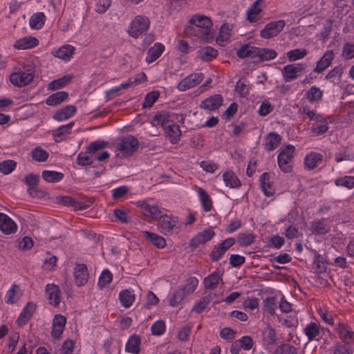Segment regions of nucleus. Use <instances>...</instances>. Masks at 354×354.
Segmentation results:
<instances>
[{"mask_svg": "<svg viewBox=\"0 0 354 354\" xmlns=\"http://www.w3.org/2000/svg\"><path fill=\"white\" fill-rule=\"evenodd\" d=\"M189 22L197 28H203V30H195L196 32V35L198 37L207 41L213 39L214 35L209 30V28L212 26V23L209 17L195 15L189 19Z\"/></svg>", "mask_w": 354, "mask_h": 354, "instance_id": "nucleus-1", "label": "nucleus"}, {"mask_svg": "<svg viewBox=\"0 0 354 354\" xmlns=\"http://www.w3.org/2000/svg\"><path fill=\"white\" fill-rule=\"evenodd\" d=\"M150 26L149 19L144 15H137L131 22L128 28V34L137 38L144 32L148 30Z\"/></svg>", "mask_w": 354, "mask_h": 354, "instance_id": "nucleus-2", "label": "nucleus"}, {"mask_svg": "<svg viewBox=\"0 0 354 354\" xmlns=\"http://www.w3.org/2000/svg\"><path fill=\"white\" fill-rule=\"evenodd\" d=\"M295 147L292 145L286 146L278 155V165L280 169L286 173L290 171V162L293 158Z\"/></svg>", "mask_w": 354, "mask_h": 354, "instance_id": "nucleus-3", "label": "nucleus"}, {"mask_svg": "<svg viewBox=\"0 0 354 354\" xmlns=\"http://www.w3.org/2000/svg\"><path fill=\"white\" fill-rule=\"evenodd\" d=\"M158 221V227L160 231L165 235L172 234L174 230L178 228L177 227L178 221L176 217L164 214Z\"/></svg>", "mask_w": 354, "mask_h": 354, "instance_id": "nucleus-4", "label": "nucleus"}, {"mask_svg": "<svg viewBox=\"0 0 354 354\" xmlns=\"http://www.w3.org/2000/svg\"><path fill=\"white\" fill-rule=\"evenodd\" d=\"M285 24L284 20L271 21L266 24L264 28L260 31V36L264 39L276 37L282 31Z\"/></svg>", "mask_w": 354, "mask_h": 354, "instance_id": "nucleus-5", "label": "nucleus"}, {"mask_svg": "<svg viewBox=\"0 0 354 354\" xmlns=\"http://www.w3.org/2000/svg\"><path fill=\"white\" fill-rule=\"evenodd\" d=\"M305 68L302 64H292L285 66L281 69V73L286 82H290L297 79Z\"/></svg>", "mask_w": 354, "mask_h": 354, "instance_id": "nucleus-6", "label": "nucleus"}, {"mask_svg": "<svg viewBox=\"0 0 354 354\" xmlns=\"http://www.w3.org/2000/svg\"><path fill=\"white\" fill-rule=\"evenodd\" d=\"M138 140L132 136L124 137L118 143V149L124 156H131L138 149Z\"/></svg>", "mask_w": 354, "mask_h": 354, "instance_id": "nucleus-7", "label": "nucleus"}, {"mask_svg": "<svg viewBox=\"0 0 354 354\" xmlns=\"http://www.w3.org/2000/svg\"><path fill=\"white\" fill-rule=\"evenodd\" d=\"M203 73L191 74L183 79L177 85V89L185 91L199 84L203 80Z\"/></svg>", "mask_w": 354, "mask_h": 354, "instance_id": "nucleus-8", "label": "nucleus"}, {"mask_svg": "<svg viewBox=\"0 0 354 354\" xmlns=\"http://www.w3.org/2000/svg\"><path fill=\"white\" fill-rule=\"evenodd\" d=\"M57 203L65 206H71L74 210H84L90 207L91 201H78L68 196H59L56 198Z\"/></svg>", "mask_w": 354, "mask_h": 354, "instance_id": "nucleus-9", "label": "nucleus"}, {"mask_svg": "<svg viewBox=\"0 0 354 354\" xmlns=\"http://www.w3.org/2000/svg\"><path fill=\"white\" fill-rule=\"evenodd\" d=\"M33 77L34 75L31 72L19 71L10 75V82L17 86L22 87L28 84Z\"/></svg>", "mask_w": 354, "mask_h": 354, "instance_id": "nucleus-10", "label": "nucleus"}, {"mask_svg": "<svg viewBox=\"0 0 354 354\" xmlns=\"http://www.w3.org/2000/svg\"><path fill=\"white\" fill-rule=\"evenodd\" d=\"M73 277L77 286H84L88 279L87 267L84 263H77L74 268Z\"/></svg>", "mask_w": 354, "mask_h": 354, "instance_id": "nucleus-11", "label": "nucleus"}, {"mask_svg": "<svg viewBox=\"0 0 354 354\" xmlns=\"http://www.w3.org/2000/svg\"><path fill=\"white\" fill-rule=\"evenodd\" d=\"M39 176L30 174L24 178V182L28 187V192L32 197H41L44 195V192L37 189V183Z\"/></svg>", "mask_w": 354, "mask_h": 354, "instance_id": "nucleus-12", "label": "nucleus"}, {"mask_svg": "<svg viewBox=\"0 0 354 354\" xmlns=\"http://www.w3.org/2000/svg\"><path fill=\"white\" fill-rule=\"evenodd\" d=\"M234 243V239L228 238L225 239L219 245L214 247V249L212 251L210 254L212 260L214 261H218Z\"/></svg>", "mask_w": 354, "mask_h": 354, "instance_id": "nucleus-13", "label": "nucleus"}, {"mask_svg": "<svg viewBox=\"0 0 354 354\" xmlns=\"http://www.w3.org/2000/svg\"><path fill=\"white\" fill-rule=\"evenodd\" d=\"M17 230V224L6 214L0 213V230L5 234H11Z\"/></svg>", "mask_w": 354, "mask_h": 354, "instance_id": "nucleus-14", "label": "nucleus"}, {"mask_svg": "<svg viewBox=\"0 0 354 354\" xmlns=\"http://www.w3.org/2000/svg\"><path fill=\"white\" fill-rule=\"evenodd\" d=\"M214 236V232L212 229L209 228L198 232L195 236L191 239L190 245L196 248L200 245L205 244L211 240Z\"/></svg>", "mask_w": 354, "mask_h": 354, "instance_id": "nucleus-15", "label": "nucleus"}, {"mask_svg": "<svg viewBox=\"0 0 354 354\" xmlns=\"http://www.w3.org/2000/svg\"><path fill=\"white\" fill-rule=\"evenodd\" d=\"M336 331L339 339L344 342V344H348L354 338V332L351 327L344 323H339Z\"/></svg>", "mask_w": 354, "mask_h": 354, "instance_id": "nucleus-16", "label": "nucleus"}, {"mask_svg": "<svg viewBox=\"0 0 354 354\" xmlns=\"http://www.w3.org/2000/svg\"><path fill=\"white\" fill-rule=\"evenodd\" d=\"M46 295L50 304L56 306L59 304L61 293L57 286L48 284L46 287Z\"/></svg>", "mask_w": 354, "mask_h": 354, "instance_id": "nucleus-17", "label": "nucleus"}, {"mask_svg": "<svg viewBox=\"0 0 354 354\" xmlns=\"http://www.w3.org/2000/svg\"><path fill=\"white\" fill-rule=\"evenodd\" d=\"M223 97L219 94H216L204 100L201 104V108L207 111H215L222 104Z\"/></svg>", "mask_w": 354, "mask_h": 354, "instance_id": "nucleus-18", "label": "nucleus"}, {"mask_svg": "<svg viewBox=\"0 0 354 354\" xmlns=\"http://www.w3.org/2000/svg\"><path fill=\"white\" fill-rule=\"evenodd\" d=\"M139 206L145 216H151L153 220H159L162 215L160 209L155 205H151L145 201L139 203Z\"/></svg>", "mask_w": 354, "mask_h": 354, "instance_id": "nucleus-19", "label": "nucleus"}, {"mask_svg": "<svg viewBox=\"0 0 354 354\" xmlns=\"http://www.w3.org/2000/svg\"><path fill=\"white\" fill-rule=\"evenodd\" d=\"M36 310V305L32 302H28L20 313L17 323L18 326H23L31 318Z\"/></svg>", "mask_w": 354, "mask_h": 354, "instance_id": "nucleus-20", "label": "nucleus"}, {"mask_svg": "<svg viewBox=\"0 0 354 354\" xmlns=\"http://www.w3.org/2000/svg\"><path fill=\"white\" fill-rule=\"evenodd\" d=\"M142 234L143 237L149 243L155 245L158 248H163L166 245L165 239L153 232H150L149 231H142Z\"/></svg>", "mask_w": 354, "mask_h": 354, "instance_id": "nucleus-21", "label": "nucleus"}, {"mask_svg": "<svg viewBox=\"0 0 354 354\" xmlns=\"http://www.w3.org/2000/svg\"><path fill=\"white\" fill-rule=\"evenodd\" d=\"M264 0H257L251 5L247 11L248 19L250 22H255L259 19V14L262 10Z\"/></svg>", "mask_w": 354, "mask_h": 354, "instance_id": "nucleus-22", "label": "nucleus"}, {"mask_svg": "<svg viewBox=\"0 0 354 354\" xmlns=\"http://www.w3.org/2000/svg\"><path fill=\"white\" fill-rule=\"evenodd\" d=\"M281 138L278 133L275 132L269 133L265 138L263 144L265 149L268 151L274 150L281 142Z\"/></svg>", "mask_w": 354, "mask_h": 354, "instance_id": "nucleus-23", "label": "nucleus"}, {"mask_svg": "<svg viewBox=\"0 0 354 354\" xmlns=\"http://www.w3.org/2000/svg\"><path fill=\"white\" fill-rule=\"evenodd\" d=\"M333 59V51L331 50H327L322 56V57L320 59V60L318 62L317 66L314 69V71L318 73H322L330 65L331 62Z\"/></svg>", "mask_w": 354, "mask_h": 354, "instance_id": "nucleus-24", "label": "nucleus"}, {"mask_svg": "<svg viewBox=\"0 0 354 354\" xmlns=\"http://www.w3.org/2000/svg\"><path fill=\"white\" fill-rule=\"evenodd\" d=\"M164 130L171 143L175 144L178 142L181 136V131L178 124L172 122Z\"/></svg>", "mask_w": 354, "mask_h": 354, "instance_id": "nucleus-25", "label": "nucleus"}, {"mask_svg": "<svg viewBox=\"0 0 354 354\" xmlns=\"http://www.w3.org/2000/svg\"><path fill=\"white\" fill-rule=\"evenodd\" d=\"M38 39L34 37H25L17 40L14 44V47L19 49L24 50L32 48L37 45Z\"/></svg>", "mask_w": 354, "mask_h": 354, "instance_id": "nucleus-26", "label": "nucleus"}, {"mask_svg": "<svg viewBox=\"0 0 354 354\" xmlns=\"http://www.w3.org/2000/svg\"><path fill=\"white\" fill-rule=\"evenodd\" d=\"M76 112V107L73 105H68L57 111L53 115V119L57 121H63L68 119Z\"/></svg>", "mask_w": 354, "mask_h": 354, "instance_id": "nucleus-27", "label": "nucleus"}, {"mask_svg": "<svg viewBox=\"0 0 354 354\" xmlns=\"http://www.w3.org/2000/svg\"><path fill=\"white\" fill-rule=\"evenodd\" d=\"M74 122H70L66 125L61 126L53 132V136L57 142L64 140L67 135L70 133L71 128L73 127Z\"/></svg>", "mask_w": 354, "mask_h": 354, "instance_id": "nucleus-28", "label": "nucleus"}, {"mask_svg": "<svg viewBox=\"0 0 354 354\" xmlns=\"http://www.w3.org/2000/svg\"><path fill=\"white\" fill-rule=\"evenodd\" d=\"M255 58L259 62L268 61L276 57L277 53L273 49L260 48L257 47Z\"/></svg>", "mask_w": 354, "mask_h": 354, "instance_id": "nucleus-29", "label": "nucleus"}, {"mask_svg": "<svg viewBox=\"0 0 354 354\" xmlns=\"http://www.w3.org/2000/svg\"><path fill=\"white\" fill-rule=\"evenodd\" d=\"M260 185L264 194L267 196H271L274 194V189L270 183V175L268 173H263L259 178Z\"/></svg>", "mask_w": 354, "mask_h": 354, "instance_id": "nucleus-30", "label": "nucleus"}, {"mask_svg": "<svg viewBox=\"0 0 354 354\" xmlns=\"http://www.w3.org/2000/svg\"><path fill=\"white\" fill-rule=\"evenodd\" d=\"M165 47L160 43H156L153 46L151 47L147 51L146 61L151 63L157 59L162 53Z\"/></svg>", "mask_w": 354, "mask_h": 354, "instance_id": "nucleus-31", "label": "nucleus"}, {"mask_svg": "<svg viewBox=\"0 0 354 354\" xmlns=\"http://www.w3.org/2000/svg\"><path fill=\"white\" fill-rule=\"evenodd\" d=\"M221 279V274L218 272L215 271L205 278L204 286L206 289L214 290L217 287Z\"/></svg>", "mask_w": 354, "mask_h": 354, "instance_id": "nucleus-32", "label": "nucleus"}, {"mask_svg": "<svg viewBox=\"0 0 354 354\" xmlns=\"http://www.w3.org/2000/svg\"><path fill=\"white\" fill-rule=\"evenodd\" d=\"M310 230L317 234H326L330 230V227L324 218L315 221L311 223Z\"/></svg>", "mask_w": 354, "mask_h": 354, "instance_id": "nucleus-33", "label": "nucleus"}, {"mask_svg": "<svg viewBox=\"0 0 354 354\" xmlns=\"http://www.w3.org/2000/svg\"><path fill=\"white\" fill-rule=\"evenodd\" d=\"M68 97V93L65 91H58L50 95L46 99V103L49 106H57L66 100Z\"/></svg>", "mask_w": 354, "mask_h": 354, "instance_id": "nucleus-34", "label": "nucleus"}, {"mask_svg": "<svg viewBox=\"0 0 354 354\" xmlns=\"http://www.w3.org/2000/svg\"><path fill=\"white\" fill-rule=\"evenodd\" d=\"M75 51V48L71 45H64L55 50L53 54L54 56L64 60H68Z\"/></svg>", "mask_w": 354, "mask_h": 354, "instance_id": "nucleus-35", "label": "nucleus"}, {"mask_svg": "<svg viewBox=\"0 0 354 354\" xmlns=\"http://www.w3.org/2000/svg\"><path fill=\"white\" fill-rule=\"evenodd\" d=\"M217 55V50L211 46H205L198 51V58L205 62L212 60Z\"/></svg>", "mask_w": 354, "mask_h": 354, "instance_id": "nucleus-36", "label": "nucleus"}, {"mask_svg": "<svg viewBox=\"0 0 354 354\" xmlns=\"http://www.w3.org/2000/svg\"><path fill=\"white\" fill-rule=\"evenodd\" d=\"M223 179L226 186L231 188H238L241 186V182L232 171H227L223 174Z\"/></svg>", "mask_w": 354, "mask_h": 354, "instance_id": "nucleus-37", "label": "nucleus"}, {"mask_svg": "<svg viewBox=\"0 0 354 354\" xmlns=\"http://www.w3.org/2000/svg\"><path fill=\"white\" fill-rule=\"evenodd\" d=\"M263 336V341L266 345L272 346L276 344L277 339V334L275 330L272 327L268 326L265 328Z\"/></svg>", "mask_w": 354, "mask_h": 354, "instance_id": "nucleus-38", "label": "nucleus"}, {"mask_svg": "<svg viewBox=\"0 0 354 354\" xmlns=\"http://www.w3.org/2000/svg\"><path fill=\"white\" fill-rule=\"evenodd\" d=\"M21 293L20 292V288L19 286L12 284L11 288L7 291L6 295V302L8 304H13L17 301Z\"/></svg>", "mask_w": 354, "mask_h": 354, "instance_id": "nucleus-39", "label": "nucleus"}, {"mask_svg": "<svg viewBox=\"0 0 354 354\" xmlns=\"http://www.w3.org/2000/svg\"><path fill=\"white\" fill-rule=\"evenodd\" d=\"M172 122L174 120H171L169 114L165 112L156 114L152 120L153 125H160L164 129L169 127Z\"/></svg>", "mask_w": 354, "mask_h": 354, "instance_id": "nucleus-40", "label": "nucleus"}, {"mask_svg": "<svg viewBox=\"0 0 354 354\" xmlns=\"http://www.w3.org/2000/svg\"><path fill=\"white\" fill-rule=\"evenodd\" d=\"M322 160V156L317 153H311L305 158V165L309 169L317 167Z\"/></svg>", "mask_w": 354, "mask_h": 354, "instance_id": "nucleus-41", "label": "nucleus"}, {"mask_svg": "<svg viewBox=\"0 0 354 354\" xmlns=\"http://www.w3.org/2000/svg\"><path fill=\"white\" fill-rule=\"evenodd\" d=\"M119 299L124 308H129L135 300V295L129 290H124L120 292Z\"/></svg>", "mask_w": 354, "mask_h": 354, "instance_id": "nucleus-42", "label": "nucleus"}, {"mask_svg": "<svg viewBox=\"0 0 354 354\" xmlns=\"http://www.w3.org/2000/svg\"><path fill=\"white\" fill-rule=\"evenodd\" d=\"M304 333L308 341L315 339L320 335L319 326L315 322H310L304 328Z\"/></svg>", "mask_w": 354, "mask_h": 354, "instance_id": "nucleus-43", "label": "nucleus"}, {"mask_svg": "<svg viewBox=\"0 0 354 354\" xmlns=\"http://www.w3.org/2000/svg\"><path fill=\"white\" fill-rule=\"evenodd\" d=\"M46 16L43 12H37L30 19L29 24L32 28L40 29L45 23Z\"/></svg>", "mask_w": 354, "mask_h": 354, "instance_id": "nucleus-44", "label": "nucleus"}, {"mask_svg": "<svg viewBox=\"0 0 354 354\" xmlns=\"http://www.w3.org/2000/svg\"><path fill=\"white\" fill-rule=\"evenodd\" d=\"M230 26L229 24H223L220 28L219 34L216 37V42L221 46H224L225 42L230 39Z\"/></svg>", "mask_w": 354, "mask_h": 354, "instance_id": "nucleus-45", "label": "nucleus"}, {"mask_svg": "<svg viewBox=\"0 0 354 354\" xmlns=\"http://www.w3.org/2000/svg\"><path fill=\"white\" fill-rule=\"evenodd\" d=\"M140 339L138 336H131L127 342L125 348L127 352L138 354L140 351Z\"/></svg>", "mask_w": 354, "mask_h": 354, "instance_id": "nucleus-46", "label": "nucleus"}, {"mask_svg": "<svg viewBox=\"0 0 354 354\" xmlns=\"http://www.w3.org/2000/svg\"><path fill=\"white\" fill-rule=\"evenodd\" d=\"M72 76L71 75H65L61 78L52 81L48 86L49 90H57L71 82Z\"/></svg>", "mask_w": 354, "mask_h": 354, "instance_id": "nucleus-47", "label": "nucleus"}, {"mask_svg": "<svg viewBox=\"0 0 354 354\" xmlns=\"http://www.w3.org/2000/svg\"><path fill=\"white\" fill-rule=\"evenodd\" d=\"M64 174L55 171H44L42 178L48 183H57L62 180Z\"/></svg>", "mask_w": 354, "mask_h": 354, "instance_id": "nucleus-48", "label": "nucleus"}, {"mask_svg": "<svg viewBox=\"0 0 354 354\" xmlns=\"http://www.w3.org/2000/svg\"><path fill=\"white\" fill-rule=\"evenodd\" d=\"M257 47L250 46V44H245L241 46L237 51V56L240 58L251 57L255 58V53Z\"/></svg>", "mask_w": 354, "mask_h": 354, "instance_id": "nucleus-49", "label": "nucleus"}, {"mask_svg": "<svg viewBox=\"0 0 354 354\" xmlns=\"http://www.w3.org/2000/svg\"><path fill=\"white\" fill-rule=\"evenodd\" d=\"M198 194L203 205V209L208 212L212 209V203L208 194L202 188H198Z\"/></svg>", "mask_w": 354, "mask_h": 354, "instance_id": "nucleus-50", "label": "nucleus"}, {"mask_svg": "<svg viewBox=\"0 0 354 354\" xmlns=\"http://www.w3.org/2000/svg\"><path fill=\"white\" fill-rule=\"evenodd\" d=\"M323 93L319 88L317 86H312L306 93V97L310 102H317L321 100Z\"/></svg>", "mask_w": 354, "mask_h": 354, "instance_id": "nucleus-51", "label": "nucleus"}, {"mask_svg": "<svg viewBox=\"0 0 354 354\" xmlns=\"http://www.w3.org/2000/svg\"><path fill=\"white\" fill-rule=\"evenodd\" d=\"M335 159L337 162H339L343 160H353L354 154L348 149L342 148L338 153L335 156Z\"/></svg>", "mask_w": 354, "mask_h": 354, "instance_id": "nucleus-52", "label": "nucleus"}, {"mask_svg": "<svg viewBox=\"0 0 354 354\" xmlns=\"http://www.w3.org/2000/svg\"><path fill=\"white\" fill-rule=\"evenodd\" d=\"M186 292L185 289L179 288L177 290L169 299V305L171 306H176L178 305L185 297Z\"/></svg>", "mask_w": 354, "mask_h": 354, "instance_id": "nucleus-53", "label": "nucleus"}, {"mask_svg": "<svg viewBox=\"0 0 354 354\" xmlns=\"http://www.w3.org/2000/svg\"><path fill=\"white\" fill-rule=\"evenodd\" d=\"M32 159L37 162L46 161L48 157V153L46 151L41 149L40 147H36L31 153Z\"/></svg>", "mask_w": 354, "mask_h": 354, "instance_id": "nucleus-54", "label": "nucleus"}, {"mask_svg": "<svg viewBox=\"0 0 354 354\" xmlns=\"http://www.w3.org/2000/svg\"><path fill=\"white\" fill-rule=\"evenodd\" d=\"M335 184L337 186H343L348 189L354 187V176H344L337 178L335 180Z\"/></svg>", "mask_w": 354, "mask_h": 354, "instance_id": "nucleus-55", "label": "nucleus"}, {"mask_svg": "<svg viewBox=\"0 0 354 354\" xmlns=\"http://www.w3.org/2000/svg\"><path fill=\"white\" fill-rule=\"evenodd\" d=\"M250 86L245 81L239 80L235 86V91L241 97H246L249 93Z\"/></svg>", "mask_w": 354, "mask_h": 354, "instance_id": "nucleus-56", "label": "nucleus"}, {"mask_svg": "<svg viewBox=\"0 0 354 354\" xmlns=\"http://www.w3.org/2000/svg\"><path fill=\"white\" fill-rule=\"evenodd\" d=\"M307 54L306 49H294L287 53V57L290 61H296L302 59Z\"/></svg>", "mask_w": 354, "mask_h": 354, "instance_id": "nucleus-57", "label": "nucleus"}, {"mask_svg": "<svg viewBox=\"0 0 354 354\" xmlns=\"http://www.w3.org/2000/svg\"><path fill=\"white\" fill-rule=\"evenodd\" d=\"M266 310L270 315H274L277 309V301L275 297H268L263 301Z\"/></svg>", "mask_w": 354, "mask_h": 354, "instance_id": "nucleus-58", "label": "nucleus"}, {"mask_svg": "<svg viewBox=\"0 0 354 354\" xmlns=\"http://www.w3.org/2000/svg\"><path fill=\"white\" fill-rule=\"evenodd\" d=\"M16 167V162L12 160L3 161L0 163V172L4 174L11 173Z\"/></svg>", "mask_w": 354, "mask_h": 354, "instance_id": "nucleus-59", "label": "nucleus"}, {"mask_svg": "<svg viewBox=\"0 0 354 354\" xmlns=\"http://www.w3.org/2000/svg\"><path fill=\"white\" fill-rule=\"evenodd\" d=\"M254 241V236L250 233H242L238 236V242L241 246L251 245Z\"/></svg>", "mask_w": 354, "mask_h": 354, "instance_id": "nucleus-60", "label": "nucleus"}, {"mask_svg": "<svg viewBox=\"0 0 354 354\" xmlns=\"http://www.w3.org/2000/svg\"><path fill=\"white\" fill-rule=\"evenodd\" d=\"M112 279L113 275L111 272L109 270L104 269L100 276L98 286L102 288L109 283L112 281Z\"/></svg>", "mask_w": 354, "mask_h": 354, "instance_id": "nucleus-61", "label": "nucleus"}, {"mask_svg": "<svg viewBox=\"0 0 354 354\" xmlns=\"http://www.w3.org/2000/svg\"><path fill=\"white\" fill-rule=\"evenodd\" d=\"M342 57L345 59L354 58V44L346 43L343 46Z\"/></svg>", "mask_w": 354, "mask_h": 354, "instance_id": "nucleus-62", "label": "nucleus"}, {"mask_svg": "<svg viewBox=\"0 0 354 354\" xmlns=\"http://www.w3.org/2000/svg\"><path fill=\"white\" fill-rule=\"evenodd\" d=\"M353 351L348 344H337L334 346L333 354H352Z\"/></svg>", "mask_w": 354, "mask_h": 354, "instance_id": "nucleus-63", "label": "nucleus"}, {"mask_svg": "<svg viewBox=\"0 0 354 354\" xmlns=\"http://www.w3.org/2000/svg\"><path fill=\"white\" fill-rule=\"evenodd\" d=\"M276 354H297V348L293 346L284 344L277 349Z\"/></svg>", "mask_w": 354, "mask_h": 354, "instance_id": "nucleus-64", "label": "nucleus"}]
</instances>
